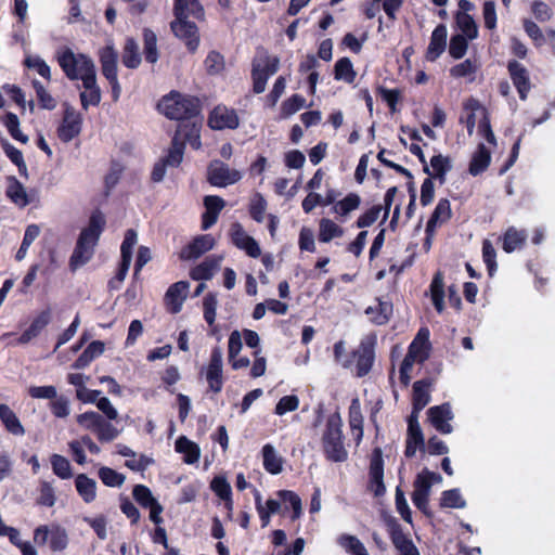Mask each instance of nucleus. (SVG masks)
<instances>
[{"label":"nucleus","instance_id":"9b49d317","mask_svg":"<svg viewBox=\"0 0 555 555\" xmlns=\"http://www.w3.org/2000/svg\"><path fill=\"white\" fill-rule=\"evenodd\" d=\"M222 365L221 349H212L209 364L206 370V379L208 382L209 389L216 393L220 392L223 386Z\"/></svg>","mask_w":555,"mask_h":555},{"label":"nucleus","instance_id":"09e8293b","mask_svg":"<svg viewBox=\"0 0 555 555\" xmlns=\"http://www.w3.org/2000/svg\"><path fill=\"white\" fill-rule=\"evenodd\" d=\"M143 41L145 60L152 64L156 63L158 60L156 34L153 30L145 28L143 30Z\"/></svg>","mask_w":555,"mask_h":555},{"label":"nucleus","instance_id":"3c124183","mask_svg":"<svg viewBox=\"0 0 555 555\" xmlns=\"http://www.w3.org/2000/svg\"><path fill=\"white\" fill-rule=\"evenodd\" d=\"M334 76L336 80H344L348 83L353 82L356 73L351 61L348 57L339 59L334 68Z\"/></svg>","mask_w":555,"mask_h":555},{"label":"nucleus","instance_id":"bf43d9fd","mask_svg":"<svg viewBox=\"0 0 555 555\" xmlns=\"http://www.w3.org/2000/svg\"><path fill=\"white\" fill-rule=\"evenodd\" d=\"M3 124L14 140L22 143H26L28 141V137L23 134L20 130V120L15 114L8 113L4 116Z\"/></svg>","mask_w":555,"mask_h":555},{"label":"nucleus","instance_id":"c756f323","mask_svg":"<svg viewBox=\"0 0 555 555\" xmlns=\"http://www.w3.org/2000/svg\"><path fill=\"white\" fill-rule=\"evenodd\" d=\"M75 487L85 503H91L96 498V481L86 474H79L75 478Z\"/></svg>","mask_w":555,"mask_h":555},{"label":"nucleus","instance_id":"f03ea898","mask_svg":"<svg viewBox=\"0 0 555 555\" xmlns=\"http://www.w3.org/2000/svg\"><path fill=\"white\" fill-rule=\"evenodd\" d=\"M55 59L69 80L88 79L96 75L95 65L91 57L76 53L70 48L62 47L56 50Z\"/></svg>","mask_w":555,"mask_h":555},{"label":"nucleus","instance_id":"c03bdc74","mask_svg":"<svg viewBox=\"0 0 555 555\" xmlns=\"http://www.w3.org/2000/svg\"><path fill=\"white\" fill-rule=\"evenodd\" d=\"M361 197L356 193H349L345 198L336 202L333 206V212L340 217H347L351 211L359 208Z\"/></svg>","mask_w":555,"mask_h":555},{"label":"nucleus","instance_id":"603ef678","mask_svg":"<svg viewBox=\"0 0 555 555\" xmlns=\"http://www.w3.org/2000/svg\"><path fill=\"white\" fill-rule=\"evenodd\" d=\"M99 478L107 487H121L125 482L126 477L116 472L115 469L106 466H102L99 469Z\"/></svg>","mask_w":555,"mask_h":555},{"label":"nucleus","instance_id":"f3484780","mask_svg":"<svg viewBox=\"0 0 555 555\" xmlns=\"http://www.w3.org/2000/svg\"><path fill=\"white\" fill-rule=\"evenodd\" d=\"M507 68L519 98L526 100L531 88L528 70L517 61H509Z\"/></svg>","mask_w":555,"mask_h":555},{"label":"nucleus","instance_id":"680f3d73","mask_svg":"<svg viewBox=\"0 0 555 555\" xmlns=\"http://www.w3.org/2000/svg\"><path fill=\"white\" fill-rule=\"evenodd\" d=\"M102 420H103V416L93 411L79 414L76 418L77 423L81 427H83L85 429L91 430L94 434L96 433Z\"/></svg>","mask_w":555,"mask_h":555},{"label":"nucleus","instance_id":"774afa93","mask_svg":"<svg viewBox=\"0 0 555 555\" xmlns=\"http://www.w3.org/2000/svg\"><path fill=\"white\" fill-rule=\"evenodd\" d=\"M49 408L53 415L59 418H64L69 415V400L65 396H59L49 402Z\"/></svg>","mask_w":555,"mask_h":555},{"label":"nucleus","instance_id":"39448f33","mask_svg":"<svg viewBox=\"0 0 555 555\" xmlns=\"http://www.w3.org/2000/svg\"><path fill=\"white\" fill-rule=\"evenodd\" d=\"M280 66V59L270 55L266 50H258L251 64L253 90L259 94L266 90L268 79Z\"/></svg>","mask_w":555,"mask_h":555},{"label":"nucleus","instance_id":"a19ab883","mask_svg":"<svg viewBox=\"0 0 555 555\" xmlns=\"http://www.w3.org/2000/svg\"><path fill=\"white\" fill-rule=\"evenodd\" d=\"M344 234V230L336 224L333 220L323 218L319 224V241L322 243H328L335 237H340Z\"/></svg>","mask_w":555,"mask_h":555},{"label":"nucleus","instance_id":"ea45409f","mask_svg":"<svg viewBox=\"0 0 555 555\" xmlns=\"http://www.w3.org/2000/svg\"><path fill=\"white\" fill-rule=\"evenodd\" d=\"M121 61L126 67L131 69L137 68L141 64V53L139 51V46L133 38H128L126 40Z\"/></svg>","mask_w":555,"mask_h":555},{"label":"nucleus","instance_id":"37998d69","mask_svg":"<svg viewBox=\"0 0 555 555\" xmlns=\"http://www.w3.org/2000/svg\"><path fill=\"white\" fill-rule=\"evenodd\" d=\"M358 400H353L349 410V425L354 436L357 444H359L363 438V417L357 405Z\"/></svg>","mask_w":555,"mask_h":555},{"label":"nucleus","instance_id":"a878e982","mask_svg":"<svg viewBox=\"0 0 555 555\" xmlns=\"http://www.w3.org/2000/svg\"><path fill=\"white\" fill-rule=\"evenodd\" d=\"M82 87L85 91L80 93V102L83 109H88L89 106H96L101 102V90L96 82V75L83 79Z\"/></svg>","mask_w":555,"mask_h":555},{"label":"nucleus","instance_id":"ddd939ff","mask_svg":"<svg viewBox=\"0 0 555 555\" xmlns=\"http://www.w3.org/2000/svg\"><path fill=\"white\" fill-rule=\"evenodd\" d=\"M427 413L430 423L441 434H451L453 431V427L449 423L454 417L450 403L447 402L431 406Z\"/></svg>","mask_w":555,"mask_h":555},{"label":"nucleus","instance_id":"2f4dec72","mask_svg":"<svg viewBox=\"0 0 555 555\" xmlns=\"http://www.w3.org/2000/svg\"><path fill=\"white\" fill-rule=\"evenodd\" d=\"M451 206L447 198H442L438 202L433 215L430 216L426 224V233L431 234L435 232L438 223H442L450 219Z\"/></svg>","mask_w":555,"mask_h":555},{"label":"nucleus","instance_id":"9d476101","mask_svg":"<svg viewBox=\"0 0 555 555\" xmlns=\"http://www.w3.org/2000/svg\"><path fill=\"white\" fill-rule=\"evenodd\" d=\"M230 236L232 243L240 249L244 250L249 257L258 258L261 254V249L256 240L249 236L243 225L238 222H234L230 229Z\"/></svg>","mask_w":555,"mask_h":555},{"label":"nucleus","instance_id":"4be33fe9","mask_svg":"<svg viewBox=\"0 0 555 555\" xmlns=\"http://www.w3.org/2000/svg\"><path fill=\"white\" fill-rule=\"evenodd\" d=\"M189 282L180 281L172 284L165 295L166 305L171 313H178L186 298Z\"/></svg>","mask_w":555,"mask_h":555},{"label":"nucleus","instance_id":"f8f14e48","mask_svg":"<svg viewBox=\"0 0 555 555\" xmlns=\"http://www.w3.org/2000/svg\"><path fill=\"white\" fill-rule=\"evenodd\" d=\"M375 337L369 336L361 340L359 349L354 352L357 357V375L365 376L372 369L374 362Z\"/></svg>","mask_w":555,"mask_h":555},{"label":"nucleus","instance_id":"4468645a","mask_svg":"<svg viewBox=\"0 0 555 555\" xmlns=\"http://www.w3.org/2000/svg\"><path fill=\"white\" fill-rule=\"evenodd\" d=\"M41 537L43 543L54 551H63L68 543L66 530L60 526L52 525L50 527L37 528V538Z\"/></svg>","mask_w":555,"mask_h":555},{"label":"nucleus","instance_id":"49530a36","mask_svg":"<svg viewBox=\"0 0 555 555\" xmlns=\"http://www.w3.org/2000/svg\"><path fill=\"white\" fill-rule=\"evenodd\" d=\"M527 234L525 231H518L515 228H508L503 237V249L506 253H512L519 248L526 241Z\"/></svg>","mask_w":555,"mask_h":555},{"label":"nucleus","instance_id":"4c0bfd02","mask_svg":"<svg viewBox=\"0 0 555 555\" xmlns=\"http://www.w3.org/2000/svg\"><path fill=\"white\" fill-rule=\"evenodd\" d=\"M0 418L5 429L15 436H23L25 430L15 413L7 405L0 404Z\"/></svg>","mask_w":555,"mask_h":555},{"label":"nucleus","instance_id":"69168bd1","mask_svg":"<svg viewBox=\"0 0 555 555\" xmlns=\"http://www.w3.org/2000/svg\"><path fill=\"white\" fill-rule=\"evenodd\" d=\"M299 406V398L295 395H288V396H284L282 397L276 405H275V409H274V413L276 415H284L286 414L287 412H293V411H296Z\"/></svg>","mask_w":555,"mask_h":555},{"label":"nucleus","instance_id":"f704fd0d","mask_svg":"<svg viewBox=\"0 0 555 555\" xmlns=\"http://www.w3.org/2000/svg\"><path fill=\"white\" fill-rule=\"evenodd\" d=\"M104 352V344L100 340L92 341L83 352L76 359L73 367L76 370L87 367L95 358Z\"/></svg>","mask_w":555,"mask_h":555},{"label":"nucleus","instance_id":"4d7b16f0","mask_svg":"<svg viewBox=\"0 0 555 555\" xmlns=\"http://www.w3.org/2000/svg\"><path fill=\"white\" fill-rule=\"evenodd\" d=\"M267 206H268V204H267V201L264 199V197L260 193H256L250 199V205H249L250 217L256 222H259V223L263 222Z\"/></svg>","mask_w":555,"mask_h":555},{"label":"nucleus","instance_id":"7ed1b4c3","mask_svg":"<svg viewBox=\"0 0 555 555\" xmlns=\"http://www.w3.org/2000/svg\"><path fill=\"white\" fill-rule=\"evenodd\" d=\"M158 108L166 117L179 120L180 122L202 118L199 116V101L180 93L172 92L164 96L158 104Z\"/></svg>","mask_w":555,"mask_h":555},{"label":"nucleus","instance_id":"a211bd4d","mask_svg":"<svg viewBox=\"0 0 555 555\" xmlns=\"http://www.w3.org/2000/svg\"><path fill=\"white\" fill-rule=\"evenodd\" d=\"M429 331L422 327L409 346L408 356L414 358L418 363L425 362L429 357Z\"/></svg>","mask_w":555,"mask_h":555},{"label":"nucleus","instance_id":"72a5a7b5","mask_svg":"<svg viewBox=\"0 0 555 555\" xmlns=\"http://www.w3.org/2000/svg\"><path fill=\"white\" fill-rule=\"evenodd\" d=\"M176 451L183 454V461L186 464L196 463L201 455L199 447L185 436H181L177 439Z\"/></svg>","mask_w":555,"mask_h":555},{"label":"nucleus","instance_id":"1a4fd4ad","mask_svg":"<svg viewBox=\"0 0 555 555\" xmlns=\"http://www.w3.org/2000/svg\"><path fill=\"white\" fill-rule=\"evenodd\" d=\"M82 117L72 106L66 105L63 116V121L59 127V138L63 142H69L77 137L81 131Z\"/></svg>","mask_w":555,"mask_h":555},{"label":"nucleus","instance_id":"0eeeda50","mask_svg":"<svg viewBox=\"0 0 555 555\" xmlns=\"http://www.w3.org/2000/svg\"><path fill=\"white\" fill-rule=\"evenodd\" d=\"M370 490L375 496H382L386 492L384 483V460L379 448H375L370 461Z\"/></svg>","mask_w":555,"mask_h":555},{"label":"nucleus","instance_id":"2eb2a0df","mask_svg":"<svg viewBox=\"0 0 555 555\" xmlns=\"http://www.w3.org/2000/svg\"><path fill=\"white\" fill-rule=\"evenodd\" d=\"M208 124L216 130L235 129L238 126V117L234 109L225 106H217L210 113Z\"/></svg>","mask_w":555,"mask_h":555},{"label":"nucleus","instance_id":"58836bf2","mask_svg":"<svg viewBox=\"0 0 555 555\" xmlns=\"http://www.w3.org/2000/svg\"><path fill=\"white\" fill-rule=\"evenodd\" d=\"M7 196L17 206L24 207L28 204V197L23 184L15 178H8Z\"/></svg>","mask_w":555,"mask_h":555},{"label":"nucleus","instance_id":"6e6d98bb","mask_svg":"<svg viewBox=\"0 0 555 555\" xmlns=\"http://www.w3.org/2000/svg\"><path fill=\"white\" fill-rule=\"evenodd\" d=\"M184 153V143L178 140V137L172 138V144L168 152V155L163 159L167 166L178 167L182 159Z\"/></svg>","mask_w":555,"mask_h":555},{"label":"nucleus","instance_id":"7c9ffc66","mask_svg":"<svg viewBox=\"0 0 555 555\" xmlns=\"http://www.w3.org/2000/svg\"><path fill=\"white\" fill-rule=\"evenodd\" d=\"M365 314L377 325L386 324L392 314V305L389 301L377 299L375 306L365 309Z\"/></svg>","mask_w":555,"mask_h":555},{"label":"nucleus","instance_id":"dca6fc26","mask_svg":"<svg viewBox=\"0 0 555 555\" xmlns=\"http://www.w3.org/2000/svg\"><path fill=\"white\" fill-rule=\"evenodd\" d=\"M203 118H195L192 121L179 122L176 137L183 143L188 142L194 150H198L202 145L199 131Z\"/></svg>","mask_w":555,"mask_h":555},{"label":"nucleus","instance_id":"20e7f679","mask_svg":"<svg viewBox=\"0 0 555 555\" xmlns=\"http://www.w3.org/2000/svg\"><path fill=\"white\" fill-rule=\"evenodd\" d=\"M322 447L328 461L341 463L348 459L344 444L343 421L339 413L331 414L322 434Z\"/></svg>","mask_w":555,"mask_h":555},{"label":"nucleus","instance_id":"b1692460","mask_svg":"<svg viewBox=\"0 0 555 555\" xmlns=\"http://www.w3.org/2000/svg\"><path fill=\"white\" fill-rule=\"evenodd\" d=\"M447 36L446 25L440 24L434 29L426 53L428 61H435L443 53L447 46Z\"/></svg>","mask_w":555,"mask_h":555},{"label":"nucleus","instance_id":"e433bc0d","mask_svg":"<svg viewBox=\"0 0 555 555\" xmlns=\"http://www.w3.org/2000/svg\"><path fill=\"white\" fill-rule=\"evenodd\" d=\"M262 457L263 467L268 473L278 475L282 472V457L276 453L272 444L267 443L262 447Z\"/></svg>","mask_w":555,"mask_h":555},{"label":"nucleus","instance_id":"8fccbe9b","mask_svg":"<svg viewBox=\"0 0 555 555\" xmlns=\"http://www.w3.org/2000/svg\"><path fill=\"white\" fill-rule=\"evenodd\" d=\"M443 276L440 272H438L430 284V293H431V300L436 308V310L441 313L443 311V298H444V291H443Z\"/></svg>","mask_w":555,"mask_h":555},{"label":"nucleus","instance_id":"79ce46f5","mask_svg":"<svg viewBox=\"0 0 555 555\" xmlns=\"http://www.w3.org/2000/svg\"><path fill=\"white\" fill-rule=\"evenodd\" d=\"M430 167L434 171V178L438 179L440 184L446 182L447 173L452 169L451 158L438 154L431 157Z\"/></svg>","mask_w":555,"mask_h":555},{"label":"nucleus","instance_id":"aec40b11","mask_svg":"<svg viewBox=\"0 0 555 555\" xmlns=\"http://www.w3.org/2000/svg\"><path fill=\"white\" fill-rule=\"evenodd\" d=\"M418 416L411 414L408 424V438L405 446V456L412 457L415 455L417 448L424 447V437L418 423Z\"/></svg>","mask_w":555,"mask_h":555},{"label":"nucleus","instance_id":"5fc2aeb1","mask_svg":"<svg viewBox=\"0 0 555 555\" xmlns=\"http://www.w3.org/2000/svg\"><path fill=\"white\" fill-rule=\"evenodd\" d=\"M278 496L284 504H288L293 509L292 519L296 520L301 516L302 506L300 498L293 491L280 490Z\"/></svg>","mask_w":555,"mask_h":555},{"label":"nucleus","instance_id":"338daca9","mask_svg":"<svg viewBox=\"0 0 555 555\" xmlns=\"http://www.w3.org/2000/svg\"><path fill=\"white\" fill-rule=\"evenodd\" d=\"M119 433L120 431L114 425L103 417L95 435L101 442H109L116 439L119 436Z\"/></svg>","mask_w":555,"mask_h":555},{"label":"nucleus","instance_id":"f257e3e1","mask_svg":"<svg viewBox=\"0 0 555 555\" xmlns=\"http://www.w3.org/2000/svg\"><path fill=\"white\" fill-rule=\"evenodd\" d=\"M105 225V218L102 212L95 211L91 215L89 224L78 237L76 247L69 259V268L76 271L85 266L93 256L94 246Z\"/></svg>","mask_w":555,"mask_h":555},{"label":"nucleus","instance_id":"e2e57ef3","mask_svg":"<svg viewBox=\"0 0 555 555\" xmlns=\"http://www.w3.org/2000/svg\"><path fill=\"white\" fill-rule=\"evenodd\" d=\"M305 104L306 100L301 95L294 94L282 103L281 115L285 118L289 117L300 111Z\"/></svg>","mask_w":555,"mask_h":555},{"label":"nucleus","instance_id":"13d9d810","mask_svg":"<svg viewBox=\"0 0 555 555\" xmlns=\"http://www.w3.org/2000/svg\"><path fill=\"white\" fill-rule=\"evenodd\" d=\"M51 466L53 469V473L62 478V479H68L72 477V467L69 461L59 454H53L51 456Z\"/></svg>","mask_w":555,"mask_h":555},{"label":"nucleus","instance_id":"c9c22d12","mask_svg":"<svg viewBox=\"0 0 555 555\" xmlns=\"http://www.w3.org/2000/svg\"><path fill=\"white\" fill-rule=\"evenodd\" d=\"M428 386L429 384L426 380H417L414 383L412 414L418 416V413L429 403L430 395L428 392Z\"/></svg>","mask_w":555,"mask_h":555},{"label":"nucleus","instance_id":"423d86ee","mask_svg":"<svg viewBox=\"0 0 555 555\" xmlns=\"http://www.w3.org/2000/svg\"><path fill=\"white\" fill-rule=\"evenodd\" d=\"M242 173L231 169L220 160L212 162L208 167V181L214 186L224 188L240 181Z\"/></svg>","mask_w":555,"mask_h":555},{"label":"nucleus","instance_id":"c85d7f7f","mask_svg":"<svg viewBox=\"0 0 555 555\" xmlns=\"http://www.w3.org/2000/svg\"><path fill=\"white\" fill-rule=\"evenodd\" d=\"M442 477L438 473L424 469L420 473L414 480V491L418 494L430 495L431 487L434 483H440Z\"/></svg>","mask_w":555,"mask_h":555},{"label":"nucleus","instance_id":"6ab92c4d","mask_svg":"<svg viewBox=\"0 0 555 555\" xmlns=\"http://www.w3.org/2000/svg\"><path fill=\"white\" fill-rule=\"evenodd\" d=\"M214 245L215 240L211 235L206 234L197 236L181 250L180 258L183 260L197 259L206 251L212 249Z\"/></svg>","mask_w":555,"mask_h":555},{"label":"nucleus","instance_id":"412c9836","mask_svg":"<svg viewBox=\"0 0 555 555\" xmlns=\"http://www.w3.org/2000/svg\"><path fill=\"white\" fill-rule=\"evenodd\" d=\"M204 205L206 210L202 216V228L203 230H208L217 222L220 211L225 206V202L217 195H207L204 198Z\"/></svg>","mask_w":555,"mask_h":555},{"label":"nucleus","instance_id":"393cba45","mask_svg":"<svg viewBox=\"0 0 555 555\" xmlns=\"http://www.w3.org/2000/svg\"><path fill=\"white\" fill-rule=\"evenodd\" d=\"M99 56L103 76L106 79L117 77L118 52L115 50L114 46L108 43L106 47L101 49Z\"/></svg>","mask_w":555,"mask_h":555},{"label":"nucleus","instance_id":"0e129e2a","mask_svg":"<svg viewBox=\"0 0 555 555\" xmlns=\"http://www.w3.org/2000/svg\"><path fill=\"white\" fill-rule=\"evenodd\" d=\"M467 37L463 35H454L452 36L449 44V53L454 59H462L468 47Z\"/></svg>","mask_w":555,"mask_h":555},{"label":"nucleus","instance_id":"5701e85b","mask_svg":"<svg viewBox=\"0 0 555 555\" xmlns=\"http://www.w3.org/2000/svg\"><path fill=\"white\" fill-rule=\"evenodd\" d=\"M390 538L400 555H420L417 547L409 535L403 532L399 524L395 522L391 526Z\"/></svg>","mask_w":555,"mask_h":555},{"label":"nucleus","instance_id":"cd10ccee","mask_svg":"<svg viewBox=\"0 0 555 555\" xmlns=\"http://www.w3.org/2000/svg\"><path fill=\"white\" fill-rule=\"evenodd\" d=\"M175 16L177 18H202L204 16V9L198 0H176Z\"/></svg>","mask_w":555,"mask_h":555},{"label":"nucleus","instance_id":"bb28decb","mask_svg":"<svg viewBox=\"0 0 555 555\" xmlns=\"http://www.w3.org/2000/svg\"><path fill=\"white\" fill-rule=\"evenodd\" d=\"M222 261L221 256H209L202 263L191 271V276L196 281L210 280L215 272L220 268Z\"/></svg>","mask_w":555,"mask_h":555},{"label":"nucleus","instance_id":"052dcab7","mask_svg":"<svg viewBox=\"0 0 555 555\" xmlns=\"http://www.w3.org/2000/svg\"><path fill=\"white\" fill-rule=\"evenodd\" d=\"M132 495L138 504L144 508H149L152 505L158 503L157 500L153 496L152 491L143 485L134 486Z\"/></svg>","mask_w":555,"mask_h":555},{"label":"nucleus","instance_id":"a18cd8bd","mask_svg":"<svg viewBox=\"0 0 555 555\" xmlns=\"http://www.w3.org/2000/svg\"><path fill=\"white\" fill-rule=\"evenodd\" d=\"M455 21L462 31L461 35L467 37L469 40L476 39L478 37V27L469 14L457 12L455 15Z\"/></svg>","mask_w":555,"mask_h":555},{"label":"nucleus","instance_id":"6e6552de","mask_svg":"<svg viewBox=\"0 0 555 555\" xmlns=\"http://www.w3.org/2000/svg\"><path fill=\"white\" fill-rule=\"evenodd\" d=\"M175 36L183 40L191 52H194L199 44L198 29L194 22L189 18H177L170 24Z\"/></svg>","mask_w":555,"mask_h":555},{"label":"nucleus","instance_id":"864d4df0","mask_svg":"<svg viewBox=\"0 0 555 555\" xmlns=\"http://www.w3.org/2000/svg\"><path fill=\"white\" fill-rule=\"evenodd\" d=\"M440 504L448 508H464L466 501L463 499L460 489L455 488L442 492Z\"/></svg>","mask_w":555,"mask_h":555},{"label":"nucleus","instance_id":"473e14b6","mask_svg":"<svg viewBox=\"0 0 555 555\" xmlns=\"http://www.w3.org/2000/svg\"><path fill=\"white\" fill-rule=\"evenodd\" d=\"M491 154L490 151L485 146V144L480 143L477 147V151L474 153L470 164H469V173L472 176H478L483 172L488 166L490 165Z\"/></svg>","mask_w":555,"mask_h":555},{"label":"nucleus","instance_id":"de8ad7c7","mask_svg":"<svg viewBox=\"0 0 555 555\" xmlns=\"http://www.w3.org/2000/svg\"><path fill=\"white\" fill-rule=\"evenodd\" d=\"M337 543L347 552L352 555H369L364 544L354 535L341 534L337 539Z\"/></svg>","mask_w":555,"mask_h":555}]
</instances>
